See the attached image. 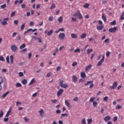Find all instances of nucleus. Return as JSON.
Instances as JSON below:
<instances>
[{
    "label": "nucleus",
    "instance_id": "obj_1",
    "mask_svg": "<svg viewBox=\"0 0 124 124\" xmlns=\"http://www.w3.org/2000/svg\"><path fill=\"white\" fill-rule=\"evenodd\" d=\"M73 16L78 17L79 19H82L83 18V16L79 10L77 11Z\"/></svg>",
    "mask_w": 124,
    "mask_h": 124
},
{
    "label": "nucleus",
    "instance_id": "obj_2",
    "mask_svg": "<svg viewBox=\"0 0 124 124\" xmlns=\"http://www.w3.org/2000/svg\"><path fill=\"white\" fill-rule=\"evenodd\" d=\"M8 20H9V18L8 17L4 18L3 20L1 21V24H2L3 26H6V25H7V21H8Z\"/></svg>",
    "mask_w": 124,
    "mask_h": 124
},
{
    "label": "nucleus",
    "instance_id": "obj_3",
    "mask_svg": "<svg viewBox=\"0 0 124 124\" xmlns=\"http://www.w3.org/2000/svg\"><path fill=\"white\" fill-rule=\"evenodd\" d=\"M59 38L60 40H63L65 38V34L64 33H61L58 35Z\"/></svg>",
    "mask_w": 124,
    "mask_h": 124
},
{
    "label": "nucleus",
    "instance_id": "obj_4",
    "mask_svg": "<svg viewBox=\"0 0 124 124\" xmlns=\"http://www.w3.org/2000/svg\"><path fill=\"white\" fill-rule=\"evenodd\" d=\"M60 86L63 88H66L68 87V85L65 84H63V80H62L60 82Z\"/></svg>",
    "mask_w": 124,
    "mask_h": 124
},
{
    "label": "nucleus",
    "instance_id": "obj_5",
    "mask_svg": "<svg viewBox=\"0 0 124 124\" xmlns=\"http://www.w3.org/2000/svg\"><path fill=\"white\" fill-rule=\"evenodd\" d=\"M11 49L13 52H16L17 51V47L15 45H12L11 46Z\"/></svg>",
    "mask_w": 124,
    "mask_h": 124
},
{
    "label": "nucleus",
    "instance_id": "obj_6",
    "mask_svg": "<svg viewBox=\"0 0 124 124\" xmlns=\"http://www.w3.org/2000/svg\"><path fill=\"white\" fill-rule=\"evenodd\" d=\"M117 85H118V83H117V81H114L113 83V85H112V86H110L109 88L111 89H115L117 87Z\"/></svg>",
    "mask_w": 124,
    "mask_h": 124
},
{
    "label": "nucleus",
    "instance_id": "obj_7",
    "mask_svg": "<svg viewBox=\"0 0 124 124\" xmlns=\"http://www.w3.org/2000/svg\"><path fill=\"white\" fill-rule=\"evenodd\" d=\"M104 59H105V56L103 55L102 59L98 62V63L96 64V66H100L102 64V63L104 62Z\"/></svg>",
    "mask_w": 124,
    "mask_h": 124
},
{
    "label": "nucleus",
    "instance_id": "obj_8",
    "mask_svg": "<svg viewBox=\"0 0 124 124\" xmlns=\"http://www.w3.org/2000/svg\"><path fill=\"white\" fill-rule=\"evenodd\" d=\"M63 93V89H60L59 91L57 93V95L59 97L62 94V93Z\"/></svg>",
    "mask_w": 124,
    "mask_h": 124
},
{
    "label": "nucleus",
    "instance_id": "obj_9",
    "mask_svg": "<svg viewBox=\"0 0 124 124\" xmlns=\"http://www.w3.org/2000/svg\"><path fill=\"white\" fill-rule=\"evenodd\" d=\"M117 30V27H114L113 28H110L109 29V32H115Z\"/></svg>",
    "mask_w": 124,
    "mask_h": 124
},
{
    "label": "nucleus",
    "instance_id": "obj_10",
    "mask_svg": "<svg viewBox=\"0 0 124 124\" xmlns=\"http://www.w3.org/2000/svg\"><path fill=\"white\" fill-rule=\"evenodd\" d=\"M110 120H111V117L109 115H108L104 118L105 122H109Z\"/></svg>",
    "mask_w": 124,
    "mask_h": 124
},
{
    "label": "nucleus",
    "instance_id": "obj_11",
    "mask_svg": "<svg viewBox=\"0 0 124 124\" xmlns=\"http://www.w3.org/2000/svg\"><path fill=\"white\" fill-rule=\"evenodd\" d=\"M72 79L73 80V81L74 83H76L77 82V81L78 80L77 77L76 76H75V75H73V76L72 77Z\"/></svg>",
    "mask_w": 124,
    "mask_h": 124
},
{
    "label": "nucleus",
    "instance_id": "obj_12",
    "mask_svg": "<svg viewBox=\"0 0 124 124\" xmlns=\"http://www.w3.org/2000/svg\"><path fill=\"white\" fill-rule=\"evenodd\" d=\"M8 93H9V92H7L5 93H4L1 96V99H4V98L6 97V96L7 95V94H8Z\"/></svg>",
    "mask_w": 124,
    "mask_h": 124
},
{
    "label": "nucleus",
    "instance_id": "obj_13",
    "mask_svg": "<svg viewBox=\"0 0 124 124\" xmlns=\"http://www.w3.org/2000/svg\"><path fill=\"white\" fill-rule=\"evenodd\" d=\"M103 28H104V27L103 25L96 26L97 30H99V31L102 30L103 29Z\"/></svg>",
    "mask_w": 124,
    "mask_h": 124
},
{
    "label": "nucleus",
    "instance_id": "obj_14",
    "mask_svg": "<svg viewBox=\"0 0 124 124\" xmlns=\"http://www.w3.org/2000/svg\"><path fill=\"white\" fill-rule=\"evenodd\" d=\"M71 36L73 39H77L78 37V35L75 33H72Z\"/></svg>",
    "mask_w": 124,
    "mask_h": 124
},
{
    "label": "nucleus",
    "instance_id": "obj_15",
    "mask_svg": "<svg viewBox=\"0 0 124 124\" xmlns=\"http://www.w3.org/2000/svg\"><path fill=\"white\" fill-rule=\"evenodd\" d=\"M39 112L41 117H43V116H44V111H43V109H41Z\"/></svg>",
    "mask_w": 124,
    "mask_h": 124
},
{
    "label": "nucleus",
    "instance_id": "obj_16",
    "mask_svg": "<svg viewBox=\"0 0 124 124\" xmlns=\"http://www.w3.org/2000/svg\"><path fill=\"white\" fill-rule=\"evenodd\" d=\"M63 20V17L62 16L58 18V21L59 23L62 22Z\"/></svg>",
    "mask_w": 124,
    "mask_h": 124
},
{
    "label": "nucleus",
    "instance_id": "obj_17",
    "mask_svg": "<svg viewBox=\"0 0 124 124\" xmlns=\"http://www.w3.org/2000/svg\"><path fill=\"white\" fill-rule=\"evenodd\" d=\"M92 67V65L91 64L89 66H87L85 68V72H87L88 70H89Z\"/></svg>",
    "mask_w": 124,
    "mask_h": 124
},
{
    "label": "nucleus",
    "instance_id": "obj_18",
    "mask_svg": "<svg viewBox=\"0 0 124 124\" xmlns=\"http://www.w3.org/2000/svg\"><path fill=\"white\" fill-rule=\"evenodd\" d=\"M102 18L103 19L104 22H106L107 21L106 16L104 13L102 14Z\"/></svg>",
    "mask_w": 124,
    "mask_h": 124
},
{
    "label": "nucleus",
    "instance_id": "obj_19",
    "mask_svg": "<svg viewBox=\"0 0 124 124\" xmlns=\"http://www.w3.org/2000/svg\"><path fill=\"white\" fill-rule=\"evenodd\" d=\"M34 82H35V79L34 78H32L30 82V83L29 84V86H31V85H32V84H33Z\"/></svg>",
    "mask_w": 124,
    "mask_h": 124
},
{
    "label": "nucleus",
    "instance_id": "obj_20",
    "mask_svg": "<svg viewBox=\"0 0 124 124\" xmlns=\"http://www.w3.org/2000/svg\"><path fill=\"white\" fill-rule=\"evenodd\" d=\"M80 76L83 78H86V74L84 72H81Z\"/></svg>",
    "mask_w": 124,
    "mask_h": 124
},
{
    "label": "nucleus",
    "instance_id": "obj_21",
    "mask_svg": "<svg viewBox=\"0 0 124 124\" xmlns=\"http://www.w3.org/2000/svg\"><path fill=\"white\" fill-rule=\"evenodd\" d=\"M11 113V109H9V110L7 111V112L6 115H5V117H6V118H7L8 117H9V115H10V114Z\"/></svg>",
    "mask_w": 124,
    "mask_h": 124
},
{
    "label": "nucleus",
    "instance_id": "obj_22",
    "mask_svg": "<svg viewBox=\"0 0 124 124\" xmlns=\"http://www.w3.org/2000/svg\"><path fill=\"white\" fill-rule=\"evenodd\" d=\"M21 83L23 84V85H26V84L28 83V80H27L26 79H24L21 81Z\"/></svg>",
    "mask_w": 124,
    "mask_h": 124
},
{
    "label": "nucleus",
    "instance_id": "obj_23",
    "mask_svg": "<svg viewBox=\"0 0 124 124\" xmlns=\"http://www.w3.org/2000/svg\"><path fill=\"white\" fill-rule=\"evenodd\" d=\"M10 62L11 63H13V60H14V57H13V55H11L10 56Z\"/></svg>",
    "mask_w": 124,
    "mask_h": 124
},
{
    "label": "nucleus",
    "instance_id": "obj_24",
    "mask_svg": "<svg viewBox=\"0 0 124 124\" xmlns=\"http://www.w3.org/2000/svg\"><path fill=\"white\" fill-rule=\"evenodd\" d=\"M81 124H86V122L85 118H83L81 121Z\"/></svg>",
    "mask_w": 124,
    "mask_h": 124
},
{
    "label": "nucleus",
    "instance_id": "obj_25",
    "mask_svg": "<svg viewBox=\"0 0 124 124\" xmlns=\"http://www.w3.org/2000/svg\"><path fill=\"white\" fill-rule=\"evenodd\" d=\"M92 122H93V120H92V118L87 119V124H92Z\"/></svg>",
    "mask_w": 124,
    "mask_h": 124
},
{
    "label": "nucleus",
    "instance_id": "obj_26",
    "mask_svg": "<svg viewBox=\"0 0 124 124\" xmlns=\"http://www.w3.org/2000/svg\"><path fill=\"white\" fill-rule=\"evenodd\" d=\"M55 8H56V5H55V4L53 3V4H52V5L50 8V9L52 10L53 9H55Z\"/></svg>",
    "mask_w": 124,
    "mask_h": 124
},
{
    "label": "nucleus",
    "instance_id": "obj_27",
    "mask_svg": "<svg viewBox=\"0 0 124 124\" xmlns=\"http://www.w3.org/2000/svg\"><path fill=\"white\" fill-rule=\"evenodd\" d=\"M53 31H53V30H51L50 31H48V32H47V35L48 36L51 35L52 34V33H53Z\"/></svg>",
    "mask_w": 124,
    "mask_h": 124
},
{
    "label": "nucleus",
    "instance_id": "obj_28",
    "mask_svg": "<svg viewBox=\"0 0 124 124\" xmlns=\"http://www.w3.org/2000/svg\"><path fill=\"white\" fill-rule=\"evenodd\" d=\"M65 105L67 106V107H70V104L67 100L65 101Z\"/></svg>",
    "mask_w": 124,
    "mask_h": 124
},
{
    "label": "nucleus",
    "instance_id": "obj_29",
    "mask_svg": "<svg viewBox=\"0 0 124 124\" xmlns=\"http://www.w3.org/2000/svg\"><path fill=\"white\" fill-rule=\"evenodd\" d=\"M89 6H90V4L86 3L85 5H84L83 7H84L85 8H88Z\"/></svg>",
    "mask_w": 124,
    "mask_h": 124
},
{
    "label": "nucleus",
    "instance_id": "obj_30",
    "mask_svg": "<svg viewBox=\"0 0 124 124\" xmlns=\"http://www.w3.org/2000/svg\"><path fill=\"white\" fill-rule=\"evenodd\" d=\"M3 114H4L3 111L2 110H1L0 111V118H2V117H3Z\"/></svg>",
    "mask_w": 124,
    "mask_h": 124
},
{
    "label": "nucleus",
    "instance_id": "obj_31",
    "mask_svg": "<svg viewBox=\"0 0 124 124\" xmlns=\"http://www.w3.org/2000/svg\"><path fill=\"white\" fill-rule=\"evenodd\" d=\"M25 47H26V44H23L19 47V48L21 49L25 48Z\"/></svg>",
    "mask_w": 124,
    "mask_h": 124
},
{
    "label": "nucleus",
    "instance_id": "obj_32",
    "mask_svg": "<svg viewBox=\"0 0 124 124\" xmlns=\"http://www.w3.org/2000/svg\"><path fill=\"white\" fill-rule=\"evenodd\" d=\"M86 36V34L85 33H83L80 37L81 39H84Z\"/></svg>",
    "mask_w": 124,
    "mask_h": 124
},
{
    "label": "nucleus",
    "instance_id": "obj_33",
    "mask_svg": "<svg viewBox=\"0 0 124 124\" xmlns=\"http://www.w3.org/2000/svg\"><path fill=\"white\" fill-rule=\"evenodd\" d=\"M97 102L95 101L93 102V107H96L97 106Z\"/></svg>",
    "mask_w": 124,
    "mask_h": 124
},
{
    "label": "nucleus",
    "instance_id": "obj_34",
    "mask_svg": "<svg viewBox=\"0 0 124 124\" xmlns=\"http://www.w3.org/2000/svg\"><path fill=\"white\" fill-rule=\"evenodd\" d=\"M18 75H19V77H23L24 76V74L22 72H20L18 73Z\"/></svg>",
    "mask_w": 124,
    "mask_h": 124
},
{
    "label": "nucleus",
    "instance_id": "obj_35",
    "mask_svg": "<svg viewBox=\"0 0 124 124\" xmlns=\"http://www.w3.org/2000/svg\"><path fill=\"white\" fill-rule=\"evenodd\" d=\"M25 23H23L21 26V31H23V30H24L25 29Z\"/></svg>",
    "mask_w": 124,
    "mask_h": 124
},
{
    "label": "nucleus",
    "instance_id": "obj_36",
    "mask_svg": "<svg viewBox=\"0 0 124 124\" xmlns=\"http://www.w3.org/2000/svg\"><path fill=\"white\" fill-rule=\"evenodd\" d=\"M22 86V84H21V83L18 82L16 84V87L17 88H18V87H21Z\"/></svg>",
    "mask_w": 124,
    "mask_h": 124
},
{
    "label": "nucleus",
    "instance_id": "obj_37",
    "mask_svg": "<svg viewBox=\"0 0 124 124\" xmlns=\"http://www.w3.org/2000/svg\"><path fill=\"white\" fill-rule=\"evenodd\" d=\"M3 83V78L2 77H0V84H2Z\"/></svg>",
    "mask_w": 124,
    "mask_h": 124
},
{
    "label": "nucleus",
    "instance_id": "obj_38",
    "mask_svg": "<svg viewBox=\"0 0 124 124\" xmlns=\"http://www.w3.org/2000/svg\"><path fill=\"white\" fill-rule=\"evenodd\" d=\"M116 24V22L115 20H114L113 22H111L110 25L112 26L115 25Z\"/></svg>",
    "mask_w": 124,
    "mask_h": 124
},
{
    "label": "nucleus",
    "instance_id": "obj_39",
    "mask_svg": "<svg viewBox=\"0 0 124 124\" xmlns=\"http://www.w3.org/2000/svg\"><path fill=\"white\" fill-rule=\"evenodd\" d=\"M94 99H95V98L94 97H91L90 100V102H93Z\"/></svg>",
    "mask_w": 124,
    "mask_h": 124
},
{
    "label": "nucleus",
    "instance_id": "obj_40",
    "mask_svg": "<svg viewBox=\"0 0 124 124\" xmlns=\"http://www.w3.org/2000/svg\"><path fill=\"white\" fill-rule=\"evenodd\" d=\"M22 103L19 101H17L16 103V106H20V105H21Z\"/></svg>",
    "mask_w": 124,
    "mask_h": 124
},
{
    "label": "nucleus",
    "instance_id": "obj_41",
    "mask_svg": "<svg viewBox=\"0 0 124 124\" xmlns=\"http://www.w3.org/2000/svg\"><path fill=\"white\" fill-rule=\"evenodd\" d=\"M6 61L7 62V63H9L10 61H9V56H7L6 58Z\"/></svg>",
    "mask_w": 124,
    "mask_h": 124
},
{
    "label": "nucleus",
    "instance_id": "obj_42",
    "mask_svg": "<svg viewBox=\"0 0 124 124\" xmlns=\"http://www.w3.org/2000/svg\"><path fill=\"white\" fill-rule=\"evenodd\" d=\"M53 20H54V18L53 17V16H50L48 18V20L49 21H53Z\"/></svg>",
    "mask_w": 124,
    "mask_h": 124
},
{
    "label": "nucleus",
    "instance_id": "obj_43",
    "mask_svg": "<svg viewBox=\"0 0 124 124\" xmlns=\"http://www.w3.org/2000/svg\"><path fill=\"white\" fill-rule=\"evenodd\" d=\"M15 14H16V11L13 12L11 14V17H13V16L15 15Z\"/></svg>",
    "mask_w": 124,
    "mask_h": 124
},
{
    "label": "nucleus",
    "instance_id": "obj_44",
    "mask_svg": "<svg viewBox=\"0 0 124 124\" xmlns=\"http://www.w3.org/2000/svg\"><path fill=\"white\" fill-rule=\"evenodd\" d=\"M27 48H25L24 49H23L22 50L20 51V53H21L22 54H23V53H25V52H27Z\"/></svg>",
    "mask_w": 124,
    "mask_h": 124
},
{
    "label": "nucleus",
    "instance_id": "obj_45",
    "mask_svg": "<svg viewBox=\"0 0 124 124\" xmlns=\"http://www.w3.org/2000/svg\"><path fill=\"white\" fill-rule=\"evenodd\" d=\"M77 65V62H73L72 66L74 67Z\"/></svg>",
    "mask_w": 124,
    "mask_h": 124
},
{
    "label": "nucleus",
    "instance_id": "obj_46",
    "mask_svg": "<svg viewBox=\"0 0 124 124\" xmlns=\"http://www.w3.org/2000/svg\"><path fill=\"white\" fill-rule=\"evenodd\" d=\"M90 86H89V88H91V89H92V88H93V81H92V82L91 83H90Z\"/></svg>",
    "mask_w": 124,
    "mask_h": 124
},
{
    "label": "nucleus",
    "instance_id": "obj_47",
    "mask_svg": "<svg viewBox=\"0 0 124 124\" xmlns=\"http://www.w3.org/2000/svg\"><path fill=\"white\" fill-rule=\"evenodd\" d=\"M108 96H105V97L104 98L103 100H104V101H106V102H107V101H108Z\"/></svg>",
    "mask_w": 124,
    "mask_h": 124
},
{
    "label": "nucleus",
    "instance_id": "obj_48",
    "mask_svg": "<svg viewBox=\"0 0 124 124\" xmlns=\"http://www.w3.org/2000/svg\"><path fill=\"white\" fill-rule=\"evenodd\" d=\"M0 61H1V62H4V61H5L4 58H3V57H2V56H0Z\"/></svg>",
    "mask_w": 124,
    "mask_h": 124
},
{
    "label": "nucleus",
    "instance_id": "obj_49",
    "mask_svg": "<svg viewBox=\"0 0 124 124\" xmlns=\"http://www.w3.org/2000/svg\"><path fill=\"white\" fill-rule=\"evenodd\" d=\"M91 83H92V81H88L87 83L84 84V85L85 86L89 85L90 84H91Z\"/></svg>",
    "mask_w": 124,
    "mask_h": 124
},
{
    "label": "nucleus",
    "instance_id": "obj_50",
    "mask_svg": "<svg viewBox=\"0 0 124 124\" xmlns=\"http://www.w3.org/2000/svg\"><path fill=\"white\" fill-rule=\"evenodd\" d=\"M1 8H5L6 7V4H4L3 5H1L0 6Z\"/></svg>",
    "mask_w": 124,
    "mask_h": 124
},
{
    "label": "nucleus",
    "instance_id": "obj_51",
    "mask_svg": "<svg viewBox=\"0 0 124 124\" xmlns=\"http://www.w3.org/2000/svg\"><path fill=\"white\" fill-rule=\"evenodd\" d=\"M93 51V49H91L90 50L89 49H87V54H90L91 52H92Z\"/></svg>",
    "mask_w": 124,
    "mask_h": 124
},
{
    "label": "nucleus",
    "instance_id": "obj_52",
    "mask_svg": "<svg viewBox=\"0 0 124 124\" xmlns=\"http://www.w3.org/2000/svg\"><path fill=\"white\" fill-rule=\"evenodd\" d=\"M51 102L52 103H56V102H58V100H57V99H53L51 100Z\"/></svg>",
    "mask_w": 124,
    "mask_h": 124
},
{
    "label": "nucleus",
    "instance_id": "obj_53",
    "mask_svg": "<svg viewBox=\"0 0 124 124\" xmlns=\"http://www.w3.org/2000/svg\"><path fill=\"white\" fill-rule=\"evenodd\" d=\"M32 31V29H30L28 31H25L24 34H26V33H27V32H29V31Z\"/></svg>",
    "mask_w": 124,
    "mask_h": 124
},
{
    "label": "nucleus",
    "instance_id": "obj_54",
    "mask_svg": "<svg viewBox=\"0 0 124 124\" xmlns=\"http://www.w3.org/2000/svg\"><path fill=\"white\" fill-rule=\"evenodd\" d=\"M8 120H9L8 118H4V122H5V123H6L8 122Z\"/></svg>",
    "mask_w": 124,
    "mask_h": 124
},
{
    "label": "nucleus",
    "instance_id": "obj_55",
    "mask_svg": "<svg viewBox=\"0 0 124 124\" xmlns=\"http://www.w3.org/2000/svg\"><path fill=\"white\" fill-rule=\"evenodd\" d=\"M80 51V49L77 48L75 50V52H79Z\"/></svg>",
    "mask_w": 124,
    "mask_h": 124
},
{
    "label": "nucleus",
    "instance_id": "obj_56",
    "mask_svg": "<svg viewBox=\"0 0 124 124\" xmlns=\"http://www.w3.org/2000/svg\"><path fill=\"white\" fill-rule=\"evenodd\" d=\"M14 23L15 25H16V26L18 25V23H19V21L18 20H15L14 21Z\"/></svg>",
    "mask_w": 124,
    "mask_h": 124
},
{
    "label": "nucleus",
    "instance_id": "obj_57",
    "mask_svg": "<svg viewBox=\"0 0 124 124\" xmlns=\"http://www.w3.org/2000/svg\"><path fill=\"white\" fill-rule=\"evenodd\" d=\"M24 121L25 122V123H27V122H29V120L28 118H27L26 117H24Z\"/></svg>",
    "mask_w": 124,
    "mask_h": 124
},
{
    "label": "nucleus",
    "instance_id": "obj_58",
    "mask_svg": "<svg viewBox=\"0 0 124 124\" xmlns=\"http://www.w3.org/2000/svg\"><path fill=\"white\" fill-rule=\"evenodd\" d=\"M62 117H67V113H62Z\"/></svg>",
    "mask_w": 124,
    "mask_h": 124
},
{
    "label": "nucleus",
    "instance_id": "obj_59",
    "mask_svg": "<svg viewBox=\"0 0 124 124\" xmlns=\"http://www.w3.org/2000/svg\"><path fill=\"white\" fill-rule=\"evenodd\" d=\"M59 31L63 32L64 31V29H63V28H61L59 30Z\"/></svg>",
    "mask_w": 124,
    "mask_h": 124
},
{
    "label": "nucleus",
    "instance_id": "obj_60",
    "mask_svg": "<svg viewBox=\"0 0 124 124\" xmlns=\"http://www.w3.org/2000/svg\"><path fill=\"white\" fill-rule=\"evenodd\" d=\"M117 119H118L117 116H115V117H114L113 122H116V121H117Z\"/></svg>",
    "mask_w": 124,
    "mask_h": 124
},
{
    "label": "nucleus",
    "instance_id": "obj_61",
    "mask_svg": "<svg viewBox=\"0 0 124 124\" xmlns=\"http://www.w3.org/2000/svg\"><path fill=\"white\" fill-rule=\"evenodd\" d=\"M78 100V97H76L75 98H73V101H77Z\"/></svg>",
    "mask_w": 124,
    "mask_h": 124
},
{
    "label": "nucleus",
    "instance_id": "obj_62",
    "mask_svg": "<svg viewBox=\"0 0 124 124\" xmlns=\"http://www.w3.org/2000/svg\"><path fill=\"white\" fill-rule=\"evenodd\" d=\"M121 108H122V106H120V105H118L116 107V109H121Z\"/></svg>",
    "mask_w": 124,
    "mask_h": 124
},
{
    "label": "nucleus",
    "instance_id": "obj_63",
    "mask_svg": "<svg viewBox=\"0 0 124 124\" xmlns=\"http://www.w3.org/2000/svg\"><path fill=\"white\" fill-rule=\"evenodd\" d=\"M110 53V52H107L106 53V56H107V57L109 56Z\"/></svg>",
    "mask_w": 124,
    "mask_h": 124
},
{
    "label": "nucleus",
    "instance_id": "obj_64",
    "mask_svg": "<svg viewBox=\"0 0 124 124\" xmlns=\"http://www.w3.org/2000/svg\"><path fill=\"white\" fill-rule=\"evenodd\" d=\"M98 23H99V24L101 26L102 25V24H103V22H102L101 20H99V21H98Z\"/></svg>",
    "mask_w": 124,
    "mask_h": 124
}]
</instances>
